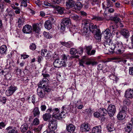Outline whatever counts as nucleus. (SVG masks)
Here are the masks:
<instances>
[{
	"label": "nucleus",
	"mask_w": 133,
	"mask_h": 133,
	"mask_svg": "<svg viewBox=\"0 0 133 133\" xmlns=\"http://www.w3.org/2000/svg\"><path fill=\"white\" fill-rule=\"evenodd\" d=\"M30 49L32 50H34L36 48L35 44L34 43H32L30 46Z\"/></svg>",
	"instance_id": "864d4df0"
},
{
	"label": "nucleus",
	"mask_w": 133,
	"mask_h": 133,
	"mask_svg": "<svg viewBox=\"0 0 133 133\" xmlns=\"http://www.w3.org/2000/svg\"><path fill=\"white\" fill-rule=\"evenodd\" d=\"M114 46L112 50L117 54H122L125 51V48L121 41H117L115 44H114Z\"/></svg>",
	"instance_id": "f03ea898"
},
{
	"label": "nucleus",
	"mask_w": 133,
	"mask_h": 133,
	"mask_svg": "<svg viewBox=\"0 0 133 133\" xmlns=\"http://www.w3.org/2000/svg\"><path fill=\"white\" fill-rule=\"evenodd\" d=\"M44 4L46 6H52L53 7V6L51 3H49L47 1H45L44 2Z\"/></svg>",
	"instance_id": "052dcab7"
},
{
	"label": "nucleus",
	"mask_w": 133,
	"mask_h": 133,
	"mask_svg": "<svg viewBox=\"0 0 133 133\" xmlns=\"http://www.w3.org/2000/svg\"><path fill=\"white\" fill-rule=\"evenodd\" d=\"M6 125L4 122H0V129H1L4 128L5 126Z\"/></svg>",
	"instance_id": "338daca9"
},
{
	"label": "nucleus",
	"mask_w": 133,
	"mask_h": 133,
	"mask_svg": "<svg viewBox=\"0 0 133 133\" xmlns=\"http://www.w3.org/2000/svg\"><path fill=\"white\" fill-rule=\"evenodd\" d=\"M92 20H95L96 21H103L104 18L96 16H93L91 18Z\"/></svg>",
	"instance_id": "58836bf2"
},
{
	"label": "nucleus",
	"mask_w": 133,
	"mask_h": 133,
	"mask_svg": "<svg viewBox=\"0 0 133 133\" xmlns=\"http://www.w3.org/2000/svg\"><path fill=\"white\" fill-rule=\"evenodd\" d=\"M62 109L63 110H65L66 112L68 113L70 111V108L69 105H65L63 106L62 108Z\"/></svg>",
	"instance_id": "a18cd8bd"
},
{
	"label": "nucleus",
	"mask_w": 133,
	"mask_h": 133,
	"mask_svg": "<svg viewBox=\"0 0 133 133\" xmlns=\"http://www.w3.org/2000/svg\"><path fill=\"white\" fill-rule=\"evenodd\" d=\"M127 110V107L124 106L117 115V117L118 119L122 120L125 118L126 115V111Z\"/></svg>",
	"instance_id": "20e7f679"
},
{
	"label": "nucleus",
	"mask_w": 133,
	"mask_h": 133,
	"mask_svg": "<svg viewBox=\"0 0 133 133\" xmlns=\"http://www.w3.org/2000/svg\"><path fill=\"white\" fill-rule=\"evenodd\" d=\"M66 4L68 8H71L75 6V2L74 0H68L66 3Z\"/></svg>",
	"instance_id": "f3484780"
},
{
	"label": "nucleus",
	"mask_w": 133,
	"mask_h": 133,
	"mask_svg": "<svg viewBox=\"0 0 133 133\" xmlns=\"http://www.w3.org/2000/svg\"><path fill=\"white\" fill-rule=\"evenodd\" d=\"M67 57L64 54L62 55L59 58L56 59L54 62L53 65L56 68H60L62 66H66V61Z\"/></svg>",
	"instance_id": "f257e3e1"
},
{
	"label": "nucleus",
	"mask_w": 133,
	"mask_h": 133,
	"mask_svg": "<svg viewBox=\"0 0 133 133\" xmlns=\"http://www.w3.org/2000/svg\"><path fill=\"white\" fill-rule=\"evenodd\" d=\"M91 62L90 61H88L85 57H83L79 61V65L83 66V67H84V64L85 63L87 65H90L91 64Z\"/></svg>",
	"instance_id": "2eb2a0df"
},
{
	"label": "nucleus",
	"mask_w": 133,
	"mask_h": 133,
	"mask_svg": "<svg viewBox=\"0 0 133 133\" xmlns=\"http://www.w3.org/2000/svg\"><path fill=\"white\" fill-rule=\"evenodd\" d=\"M45 28L48 30H50L52 28V24L50 21H46L44 24Z\"/></svg>",
	"instance_id": "cd10ccee"
},
{
	"label": "nucleus",
	"mask_w": 133,
	"mask_h": 133,
	"mask_svg": "<svg viewBox=\"0 0 133 133\" xmlns=\"http://www.w3.org/2000/svg\"><path fill=\"white\" fill-rule=\"evenodd\" d=\"M106 5L107 6V8H108L112 6V3L110 0H107Z\"/></svg>",
	"instance_id": "603ef678"
},
{
	"label": "nucleus",
	"mask_w": 133,
	"mask_h": 133,
	"mask_svg": "<svg viewBox=\"0 0 133 133\" xmlns=\"http://www.w3.org/2000/svg\"><path fill=\"white\" fill-rule=\"evenodd\" d=\"M121 33L126 38H128L129 36V31L126 29H122L121 31Z\"/></svg>",
	"instance_id": "4be33fe9"
},
{
	"label": "nucleus",
	"mask_w": 133,
	"mask_h": 133,
	"mask_svg": "<svg viewBox=\"0 0 133 133\" xmlns=\"http://www.w3.org/2000/svg\"><path fill=\"white\" fill-rule=\"evenodd\" d=\"M7 50V47L5 45H3L0 47V53L2 54H5Z\"/></svg>",
	"instance_id": "c756f323"
},
{
	"label": "nucleus",
	"mask_w": 133,
	"mask_h": 133,
	"mask_svg": "<svg viewBox=\"0 0 133 133\" xmlns=\"http://www.w3.org/2000/svg\"><path fill=\"white\" fill-rule=\"evenodd\" d=\"M98 111L100 113V114L101 115V116H103L105 115V114L107 112V111L105 109L103 108H100L99 109Z\"/></svg>",
	"instance_id": "c9c22d12"
},
{
	"label": "nucleus",
	"mask_w": 133,
	"mask_h": 133,
	"mask_svg": "<svg viewBox=\"0 0 133 133\" xmlns=\"http://www.w3.org/2000/svg\"><path fill=\"white\" fill-rule=\"evenodd\" d=\"M100 31V30L99 29H97L96 31L95 34V33H94L96 39L99 42L101 41V35Z\"/></svg>",
	"instance_id": "6ab92c4d"
},
{
	"label": "nucleus",
	"mask_w": 133,
	"mask_h": 133,
	"mask_svg": "<svg viewBox=\"0 0 133 133\" xmlns=\"http://www.w3.org/2000/svg\"><path fill=\"white\" fill-rule=\"evenodd\" d=\"M70 30L73 33H75L76 32L77 29L75 27H73L71 28Z\"/></svg>",
	"instance_id": "69168bd1"
},
{
	"label": "nucleus",
	"mask_w": 133,
	"mask_h": 133,
	"mask_svg": "<svg viewBox=\"0 0 133 133\" xmlns=\"http://www.w3.org/2000/svg\"><path fill=\"white\" fill-rule=\"evenodd\" d=\"M53 8H55L58 12V14H62L64 13V8L59 6H53Z\"/></svg>",
	"instance_id": "5701e85b"
},
{
	"label": "nucleus",
	"mask_w": 133,
	"mask_h": 133,
	"mask_svg": "<svg viewBox=\"0 0 133 133\" xmlns=\"http://www.w3.org/2000/svg\"><path fill=\"white\" fill-rule=\"evenodd\" d=\"M70 21L69 18H63L62 20L61 23V29L64 32L66 27L70 26Z\"/></svg>",
	"instance_id": "7ed1b4c3"
},
{
	"label": "nucleus",
	"mask_w": 133,
	"mask_h": 133,
	"mask_svg": "<svg viewBox=\"0 0 133 133\" xmlns=\"http://www.w3.org/2000/svg\"><path fill=\"white\" fill-rule=\"evenodd\" d=\"M109 77L111 79L113 80L114 81H115L116 83L119 79V78L113 74H111L109 76Z\"/></svg>",
	"instance_id": "ea45409f"
},
{
	"label": "nucleus",
	"mask_w": 133,
	"mask_h": 133,
	"mask_svg": "<svg viewBox=\"0 0 133 133\" xmlns=\"http://www.w3.org/2000/svg\"><path fill=\"white\" fill-rule=\"evenodd\" d=\"M107 128L109 131L111 132L114 130L113 125L111 123L109 124L107 127Z\"/></svg>",
	"instance_id": "37998d69"
},
{
	"label": "nucleus",
	"mask_w": 133,
	"mask_h": 133,
	"mask_svg": "<svg viewBox=\"0 0 133 133\" xmlns=\"http://www.w3.org/2000/svg\"><path fill=\"white\" fill-rule=\"evenodd\" d=\"M97 26L96 25H95L92 23H90L89 24V30L92 33L94 34L95 33L94 32L95 29H97Z\"/></svg>",
	"instance_id": "7c9ffc66"
},
{
	"label": "nucleus",
	"mask_w": 133,
	"mask_h": 133,
	"mask_svg": "<svg viewBox=\"0 0 133 133\" xmlns=\"http://www.w3.org/2000/svg\"><path fill=\"white\" fill-rule=\"evenodd\" d=\"M40 112L38 108L37 107L35 108L33 111V114L34 116L35 117L36 116L38 117L40 114Z\"/></svg>",
	"instance_id": "72a5a7b5"
},
{
	"label": "nucleus",
	"mask_w": 133,
	"mask_h": 133,
	"mask_svg": "<svg viewBox=\"0 0 133 133\" xmlns=\"http://www.w3.org/2000/svg\"><path fill=\"white\" fill-rule=\"evenodd\" d=\"M101 128L100 126H96L92 129V133H101Z\"/></svg>",
	"instance_id": "b1692460"
},
{
	"label": "nucleus",
	"mask_w": 133,
	"mask_h": 133,
	"mask_svg": "<svg viewBox=\"0 0 133 133\" xmlns=\"http://www.w3.org/2000/svg\"><path fill=\"white\" fill-rule=\"evenodd\" d=\"M70 18L76 21H79L81 19V17H79L76 15L72 14L70 16Z\"/></svg>",
	"instance_id": "4c0bfd02"
},
{
	"label": "nucleus",
	"mask_w": 133,
	"mask_h": 133,
	"mask_svg": "<svg viewBox=\"0 0 133 133\" xmlns=\"http://www.w3.org/2000/svg\"><path fill=\"white\" fill-rule=\"evenodd\" d=\"M44 36L47 38L50 39L52 38V36L50 33L45 31L43 32Z\"/></svg>",
	"instance_id": "c03bdc74"
},
{
	"label": "nucleus",
	"mask_w": 133,
	"mask_h": 133,
	"mask_svg": "<svg viewBox=\"0 0 133 133\" xmlns=\"http://www.w3.org/2000/svg\"><path fill=\"white\" fill-rule=\"evenodd\" d=\"M77 52V50L74 48H72L70 51V54L71 55H74Z\"/></svg>",
	"instance_id": "5fc2aeb1"
},
{
	"label": "nucleus",
	"mask_w": 133,
	"mask_h": 133,
	"mask_svg": "<svg viewBox=\"0 0 133 133\" xmlns=\"http://www.w3.org/2000/svg\"><path fill=\"white\" fill-rule=\"evenodd\" d=\"M129 73L130 75H133V67H130L129 68Z\"/></svg>",
	"instance_id": "0e129e2a"
},
{
	"label": "nucleus",
	"mask_w": 133,
	"mask_h": 133,
	"mask_svg": "<svg viewBox=\"0 0 133 133\" xmlns=\"http://www.w3.org/2000/svg\"><path fill=\"white\" fill-rule=\"evenodd\" d=\"M65 114L64 111H62L59 114L57 113L52 115V118H54L60 120L62 118H65Z\"/></svg>",
	"instance_id": "9b49d317"
},
{
	"label": "nucleus",
	"mask_w": 133,
	"mask_h": 133,
	"mask_svg": "<svg viewBox=\"0 0 133 133\" xmlns=\"http://www.w3.org/2000/svg\"><path fill=\"white\" fill-rule=\"evenodd\" d=\"M125 97L127 98L132 99L133 98V88H129L125 92Z\"/></svg>",
	"instance_id": "9d476101"
},
{
	"label": "nucleus",
	"mask_w": 133,
	"mask_h": 133,
	"mask_svg": "<svg viewBox=\"0 0 133 133\" xmlns=\"http://www.w3.org/2000/svg\"><path fill=\"white\" fill-rule=\"evenodd\" d=\"M106 40L104 43V45L107 47H109V48L112 50V48L114 47V44H113L112 40L110 38L105 39Z\"/></svg>",
	"instance_id": "f8f14e48"
},
{
	"label": "nucleus",
	"mask_w": 133,
	"mask_h": 133,
	"mask_svg": "<svg viewBox=\"0 0 133 133\" xmlns=\"http://www.w3.org/2000/svg\"><path fill=\"white\" fill-rule=\"evenodd\" d=\"M59 110L58 108H55L52 109L51 108H48L46 110V112L47 113H49L52 112L53 114H55L58 111L59 112Z\"/></svg>",
	"instance_id": "c85d7f7f"
},
{
	"label": "nucleus",
	"mask_w": 133,
	"mask_h": 133,
	"mask_svg": "<svg viewBox=\"0 0 133 133\" xmlns=\"http://www.w3.org/2000/svg\"><path fill=\"white\" fill-rule=\"evenodd\" d=\"M102 34L104 35L105 39L110 38L111 34L110 31L109 29H107L106 30L102 32Z\"/></svg>",
	"instance_id": "aec40b11"
},
{
	"label": "nucleus",
	"mask_w": 133,
	"mask_h": 133,
	"mask_svg": "<svg viewBox=\"0 0 133 133\" xmlns=\"http://www.w3.org/2000/svg\"><path fill=\"white\" fill-rule=\"evenodd\" d=\"M6 130H8V133H18L17 130L15 127L12 128V127H9L6 129Z\"/></svg>",
	"instance_id": "bb28decb"
},
{
	"label": "nucleus",
	"mask_w": 133,
	"mask_h": 133,
	"mask_svg": "<svg viewBox=\"0 0 133 133\" xmlns=\"http://www.w3.org/2000/svg\"><path fill=\"white\" fill-rule=\"evenodd\" d=\"M28 128V125L26 123H24L22 125L20 128L21 131L22 132H25Z\"/></svg>",
	"instance_id": "a878e982"
},
{
	"label": "nucleus",
	"mask_w": 133,
	"mask_h": 133,
	"mask_svg": "<svg viewBox=\"0 0 133 133\" xmlns=\"http://www.w3.org/2000/svg\"><path fill=\"white\" fill-rule=\"evenodd\" d=\"M114 22H110V24L109 25V28L110 31L115 30V26L114 24H113Z\"/></svg>",
	"instance_id": "49530a36"
},
{
	"label": "nucleus",
	"mask_w": 133,
	"mask_h": 133,
	"mask_svg": "<svg viewBox=\"0 0 133 133\" xmlns=\"http://www.w3.org/2000/svg\"><path fill=\"white\" fill-rule=\"evenodd\" d=\"M49 79L43 78L42 80L40 81L38 83V87L42 88H44L46 86H47L48 83L49 82Z\"/></svg>",
	"instance_id": "1a4fd4ad"
},
{
	"label": "nucleus",
	"mask_w": 133,
	"mask_h": 133,
	"mask_svg": "<svg viewBox=\"0 0 133 133\" xmlns=\"http://www.w3.org/2000/svg\"><path fill=\"white\" fill-rule=\"evenodd\" d=\"M83 52V48L82 47L79 48L78 49V50L77 52L78 54L81 55Z\"/></svg>",
	"instance_id": "13d9d810"
},
{
	"label": "nucleus",
	"mask_w": 133,
	"mask_h": 133,
	"mask_svg": "<svg viewBox=\"0 0 133 133\" xmlns=\"http://www.w3.org/2000/svg\"><path fill=\"white\" fill-rule=\"evenodd\" d=\"M75 127L72 124H70L66 126V129L68 131L70 132H73L75 129Z\"/></svg>",
	"instance_id": "393cba45"
},
{
	"label": "nucleus",
	"mask_w": 133,
	"mask_h": 133,
	"mask_svg": "<svg viewBox=\"0 0 133 133\" xmlns=\"http://www.w3.org/2000/svg\"><path fill=\"white\" fill-rule=\"evenodd\" d=\"M37 92L38 95L41 98H43L45 95V94L44 90H39L38 89Z\"/></svg>",
	"instance_id": "473e14b6"
},
{
	"label": "nucleus",
	"mask_w": 133,
	"mask_h": 133,
	"mask_svg": "<svg viewBox=\"0 0 133 133\" xmlns=\"http://www.w3.org/2000/svg\"><path fill=\"white\" fill-rule=\"evenodd\" d=\"M46 108L47 107L45 104V102H42L40 107L41 110L42 111H44L46 110Z\"/></svg>",
	"instance_id": "79ce46f5"
},
{
	"label": "nucleus",
	"mask_w": 133,
	"mask_h": 133,
	"mask_svg": "<svg viewBox=\"0 0 133 133\" xmlns=\"http://www.w3.org/2000/svg\"><path fill=\"white\" fill-rule=\"evenodd\" d=\"M6 12L10 17V21L11 22L13 20V18L15 15V13L11 9L9 8H7L6 11Z\"/></svg>",
	"instance_id": "4468645a"
},
{
	"label": "nucleus",
	"mask_w": 133,
	"mask_h": 133,
	"mask_svg": "<svg viewBox=\"0 0 133 133\" xmlns=\"http://www.w3.org/2000/svg\"><path fill=\"white\" fill-rule=\"evenodd\" d=\"M132 128V125L131 123L128 124L127 125L126 127L125 128V130L126 131L129 132Z\"/></svg>",
	"instance_id": "a19ab883"
},
{
	"label": "nucleus",
	"mask_w": 133,
	"mask_h": 133,
	"mask_svg": "<svg viewBox=\"0 0 133 133\" xmlns=\"http://www.w3.org/2000/svg\"><path fill=\"white\" fill-rule=\"evenodd\" d=\"M39 123V119L37 118H35L33 121L32 124L34 125H38Z\"/></svg>",
	"instance_id": "8fccbe9b"
},
{
	"label": "nucleus",
	"mask_w": 133,
	"mask_h": 133,
	"mask_svg": "<svg viewBox=\"0 0 133 133\" xmlns=\"http://www.w3.org/2000/svg\"><path fill=\"white\" fill-rule=\"evenodd\" d=\"M44 88V92H49L51 90L50 87L48 86V84L47 85V86H46Z\"/></svg>",
	"instance_id": "4d7b16f0"
},
{
	"label": "nucleus",
	"mask_w": 133,
	"mask_h": 133,
	"mask_svg": "<svg viewBox=\"0 0 133 133\" xmlns=\"http://www.w3.org/2000/svg\"><path fill=\"white\" fill-rule=\"evenodd\" d=\"M84 48L86 49V52L88 55L91 56L95 54L96 52L95 50L93 49L90 51L92 48V45L85 46Z\"/></svg>",
	"instance_id": "6e6552de"
},
{
	"label": "nucleus",
	"mask_w": 133,
	"mask_h": 133,
	"mask_svg": "<svg viewBox=\"0 0 133 133\" xmlns=\"http://www.w3.org/2000/svg\"><path fill=\"white\" fill-rule=\"evenodd\" d=\"M32 29V27L31 25L26 24L24 26L22 31L24 33L29 34L31 32Z\"/></svg>",
	"instance_id": "ddd939ff"
},
{
	"label": "nucleus",
	"mask_w": 133,
	"mask_h": 133,
	"mask_svg": "<svg viewBox=\"0 0 133 133\" xmlns=\"http://www.w3.org/2000/svg\"><path fill=\"white\" fill-rule=\"evenodd\" d=\"M21 6H23L24 7H26L27 6V3H29V0H21Z\"/></svg>",
	"instance_id": "de8ad7c7"
},
{
	"label": "nucleus",
	"mask_w": 133,
	"mask_h": 133,
	"mask_svg": "<svg viewBox=\"0 0 133 133\" xmlns=\"http://www.w3.org/2000/svg\"><path fill=\"white\" fill-rule=\"evenodd\" d=\"M107 112L110 116H113L116 112V108L114 105L110 104L108 108Z\"/></svg>",
	"instance_id": "0eeeda50"
},
{
	"label": "nucleus",
	"mask_w": 133,
	"mask_h": 133,
	"mask_svg": "<svg viewBox=\"0 0 133 133\" xmlns=\"http://www.w3.org/2000/svg\"><path fill=\"white\" fill-rule=\"evenodd\" d=\"M42 75L43 76V78H49L50 77V75L48 74H42Z\"/></svg>",
	"instance_id": "774afa93"
},
{
	"label": "nucleus",
	"mask_w": 133,
	"mask_h": 133,
	"mask_svg": "<svg viewBox=\"0 0 133 133\" xmlns=\"http://www.w3.org/2000/svg\"><path fill=\"white\" fill-rule=\"evenodd\" d=\"M81 130L83 132H86L89 131L90 128L88 124L83 123L81 126Z\"/></svg>",
	"instance_id": "a211bd4d"
},
{
	"label": "nucleus",
	"mask_w": 133,
	"mask_h": 133,
	"mask_svg": "<svg viewBox=\"0 0 133 133\" xmlns=\"http://www.w3.org/2000/svg\"><path fill=\"white\" fill-rule=\"evenodd\" d=\"M17 89V88L16 87L11 85L6 90L5 92L6 95L8 96H10L12 95Z\"/></svg>",
	"instance_id": "423d86ee"
},
{
	"label": "nucleus",
	"mask_w": 133,
	"mask_h": 133,
	"mask_svg": "<svg viewBox=\"0 0 133 133\" xmlns=\"http://www.w3.org/2000/svg\"><path fill=\"white\" fill-rule=\"evenodd\" d=\"M41 54L42 56L46 57V58L49 59L51 57L50 53L46 49H44L41 50Z\"/></svg>",
	"instance_id": "dca6fc26"
},
{
	"label": "nucleus",
	"mask_w": 133,
	"mask_h": 133,
	"mask_svg": "<svg viewBox=\"0 0 133 133\" xmlns=\"http://www.w3.org/2000/svg\"><path fill=\"white\" fill-rule=\"evenodd\" d=\"M82 35L85 36L86 38H88L89 36V34L88 29L85 28L83 29V31L82 32Z\"/></svg>",
	"instance_id": "e433bc0d"
},
{
	"label": "nucleus",
	"mask_w": 133,
	"mask_h": 133,
	"mask_svg": "<svg viewBox=\"0 0 133 133\" xmlns=\"http://www.w3.org/2000/svg\"><path fill=\"white\" fill-rule=\"evenodd\" d=\"M123 103L124 105H130L131 101L128 99H126L124 100Z\"/></svg>",
	"instance_id": "3c124183"
},
{
	"label": "nucleus",
	"mask_w": 133,
	"mask_h": 133,
	"mask_svg": "<svg viewBox=\"0 0 133 133\" xmlns=\"http://www.w3.org/2000/svg\"><path fill=\"white\" fill-rule=\"evenodd\" d=\"M94 116L96 118H98L101 116V115L99 113V112H94Z\"/></svg>",
	"instance_id": "680f3d73"
},
{
	"label": "nucleus",
	"mask_w": 133,
	"mask_h": 133,
	"mask_svg": "<svg viewBox=\"0 0 133 133\" xmlns=\"http://www.w3.org/2000/svg\"><path fill=\"white\" fill-rule=\"evenodd\" d=\"M9 18H10V17L9 16L8 14L6 12L5 14L4 15V20L6 22L7 21Z\"/></svg>",
	"instance_id": "e2e57ef3"
},
{
	"label": "nucleus",
	"mask_w": 133,
	"mask_h": 133,
	"mask_svg": "<svg viewBox=\"0 0 133 133\" xmlns=\"http://www.w3.org/2000/svg\"><path fill=\"white\" fill-rule=\"evenodd\" d=\"M51 115L49 113H46L43 115V118L45 121H47L51 118Z\"/></svg>",
	"instance_id": "f704fd0d"
},
{
	"label": "nucleus",
	"mask_w": 133,
	"mask_h": 133,
	"mask_svg": "<svg viewBox=\"0 0 133 133\" xmlns=\"http://www.w3.org/2000/svg\"><path fill=\"white\" fill-rule=\"evenodd\" d=\"M49 123L48 127L49 129L50 130H55L57 128V123L56 120L53 119L49 120Z\"/></svg>",
	"instance_id": "39448f33"
},
{
	"label": "nucleus",
	"mask_w": 133,
	"mask_h": 133,
	"mask_svg": "<svg viewBox=\"0 0 133 133\" xmlns=\"http://www.w3.org/2000/svg\"><path fill=\"white\" fill-rule=\"evenodd\" d=\"M76 8L78 10H79L82 8V5L80 2H78L76 4Z\"/></svg>",
	"instance_id": "09e8293b"
},
{
	"label": "nucleus",
	"mask_w": 133,
	"mask_h": 133,
	"mask_svg": "<svg viewBox=\"0 0 133 133\" xmlns=\"http://www.w3.org/2000/svg\"><path fill=\"white\" fill-rule=\"evenodd\" d=\"M33 30L36 33H38L40 31V29L39 27L38 24H34L32 25Z\"/></svg>",
	"instance_id": "2f4dec72"
},
{
	"label": "nucleus",
	"mask_w": 133,
	"mask_h": 133,
	"mask_svg": "<svg viewBox=\"0 0 133 133\" xmlns=\"http://www.w3.org/2000/svg\"><path fill=\"white\" fill-rule=\"evenodd\" d=\"M112 19L116 23H117L119 21L120 19L119 18L117 17H113Z\"/></svg>",
	"instance_id": "bf43d9fd"
},
{
	"label": "nucleus",
	"mask_w": 133,
	"mask_h": 133,
	"mask_svg": "<svg viewBox=\"0 0 133 133\" xmlns=\"http://www.w3.org/2000/svg\"><path fill=\"white\" fill-rule=\"evenodd\" d=\"M59 43L61 45L67 48H70L74 45V44L71 41L67 42L60 41Z\"/></svg>",
	"instance_id": "412c9836"
},
{
	"label": "nucleus",
	"mask_w": 133,
	"mask_h": 133,
	"mask_svg": "<svg viewBox=\"0 0 133 133\" xmlns=\"http://www.w3.org/2000/svg\"><path fill=\"white\" fill-rule=\"evenodd\" d=\"M6 99L5 97H0V101L3 103L5 104L6 101Z\"/></svg>",
	"instance_id": "6e6d98bb"
}]
</instances>
